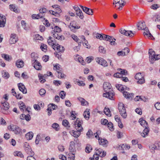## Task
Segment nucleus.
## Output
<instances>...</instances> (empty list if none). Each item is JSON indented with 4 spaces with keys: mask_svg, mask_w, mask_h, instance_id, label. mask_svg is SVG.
<instances>
[{
    "mask_svg": "<svg viewBox=\"0 0 160 160\" xmlns=\"http://www.w3.org/2000/svg\"><path fill=\"white\" fill-rule=\"evenodd\" d=\"M82 121L80 120L78 118L76 121L74 122L73 124L74 127L77 131L72 130L70 132L71 135L75 138H77L80 135L81 132L83 130V128L82 127Z\"/></svg>",
    "mask_w": 160,
    "mask_h": 160,
    "instance_id": "obj_1",
    "label": "nucleus"
},
{
    "mask_svg": "<svg viewBox=\"0 0 160 160\" xmlns=\"http://www.w3.org/2000/svg\"><path fill=\"white\" fill-rule=\"evenodd\" d=\"M103 87L104 91L106 92V93L103 94V97L112 100L114 94L112 92H110L112 90L110 84L108 82H105L103 83Z\"/></svg>",
    "mask_w": 160,
    "mask_h": 160,
    "instance_id": "obj_2",
    "label": "nucleus"
},
{
    "mask_svg": "<svg viewBox=\"0 0 160 160\" xmlns=\"http://www.w3.org/2000/svg\"><path fill=\"white\" fill-rule=\"evenodd\" d=\"M138 29V30L144 29V32L143 33L144 35H146L149 37H153L150 32L148 29L146 27L145 22H144L139 21L137 25Z\"/></svg>",
    "mask_w": 160,
    "mask_h": 160,
    "instance_id": "obj_3",
    "label": "nucleus"
},
{
    "mask_svg": "<svg viewBox=\"0 0 160 160\" xmlns=\"http://www.w3.org/2000/svg\"><path fill=\"white\" fill-rule=\"evenodd\" d=\"M118 109L122 117L125 118L127 117V114L126 112V108L124 104L122 102H120L118 104Z\"/></svg>",
    "mask_w": 160,
    "mask_h": 160,
    "instance_id": "obj_4",
    "label": "nucleus"
},
{
    "mask_svg": "<svg viewBox=\"0 0 160 160\" xmlns=\"http://www.w3.org/2000/svg\"><path fill=\"white\" fill-rule=\"evenodd\" d=\"M8 129L13 132L15 134H21L22 133V129L19 127L12 124L9 126Z\"/></svg>",
    "mask_w": 160,
    "mask_h": 160,
    "instance_id": "obj_5",
    "label": "nucleus"
},
{
    "mask_svg": "<svg viewBox=\"0 0 160 160\" xmlns=\"http://www.w3.org/2000/svg\"><path fill=\"white\" fill-rule=\"evenodd\" d=\"M119 32L122 34L129 37H133L135 32L130 30H126L123 28L120 29Z\"/></svg>",
    "mask_w": 160,
    "mask_h": 160,
    "instance_id": "obj_6",
    "label": "nucleus"
},
{
    "mask_svg": "<svg viewBox=\"0 0 160 160\" xmlns=\"http://www.w3.org/2000/svg\"><path fill=\"white\" fill-rule=\"evenodd\" d=\"M71 30L74 32H76V29L80 28V27L78 25V23L75 21L71 22L68 27Z\"/></svg>",
    "mask_w": 160,
    "mask_h": 160,
    "instance_id": "obj_7",
    "label": "nucleus"
},
{
    "mask_svg": "<svg viewBox=\"0 0 160 160\" xmlns=\"http://www.w3.org/2000/svg\"><path fill=\"white\" fill-rule=\"evenodd\" d=\"M103 40L106 41H109L110 42V44L111 45H116V43L115 42L116 39L112 37H111L109 36L103 34Z\"/></svg>",
    "mask_w": 160,
    "mask_h": 160,
    "instance_id": "obj_8",
    "label": "nucleus"
},
{
    "mask_svg": "<svg viewBox=\"0 0 160 160\" xmlns=\"http://www.w3.org/2000/svg\"><path fill=\"white\" fill-rule=\"evenodd\" d=\"M25 150L26 152L29 155H34V153L32 151L31 147L29 145L28 143L25 142L24 143Z\"/></svg>",
    "mask_w": 160,
    "mask_h": 160,
    "instance_id": "obj_9",
    "label": "nucleus"
},
{
    "mask_svg": "<svg viewBox=\"0 0 160 160\" xmlns=\"http://www.w3.org/2000/svg\"><path fill=\"white\" fill-rule=\"evenodd\" d=\"M149 54L150 61L152 63H153L155 61L156 55L155 52L152 49H150L149 50Z\"/></svg>",
    "mask_w": 160,
    "mask_h": 160,
    "instance_id": "obj_10",
    "label": "nucleus"
},
{
    "mask_svg": "<svg viewBox=\"0 0 160 160\" xmlns=\"http://www.w3.org/2000/svg\"><path fill=\"white\" fill-rule=\"evenodd\" d=\"M32 63L35 68L38 70H41L42 67L41 63L36 59L32 60Z\"/></svg>",
    "mask_w": 160,
    "mask_h": 160,
    "instance_id": "obj_11",
    "label": "nucleus"
},
{
    "mask_svg": "<svg viewBox=\"0 0 160 160\" xmlns=\"http://www.w3.org/2000/svg\"><path fill=\"white\" fill-rule=\"evenodd\" d=\"M96 62L99 64L106 67L108 66L107 62L103 58H97L95 59Z\"/></svg>",
    "mask_w": 160,
    "mask_h": 160,
    "instance_id": "obj_12",
    "label": "nucleus"
},
{
    "mask_svg": "<svg viewBox=\"0 0 160 160\" xmlns=\"http://www.w3.org/2000/svg\"><path fill=\"white\" fill-rule=\"evenodd\" d=\"M18 40L17 36L15 34L12 33L10 35V38L9 39V43L11 44L16 43Z\"/></svg>",
    "mask_w": 160,
    "mask_h": 160,
    "instance_id": "obj_13",
    "label": "nucleus"
},
{
    "mask_svg": "<svg viewBox=\"0 0 160 160\" xmlns=\"http://www.w3.org/2000/svg\"><path fill=\"white\" fill-rule=\"evenodd\" d=\"M96 150L95 153L98 154L101 157H104L106 155V152L103 151V150L101 149L96 148Z\"/></svg>",
    "mask_w": 160,
    "mask_h": 160,
    "instance_id": "obj_14",
    "label": "nucleus"
},
{
    "mask_svg": "<svg viewBox=\"0 0 160 160\" xmlns=\"http://www.w3.org/2000/svg\"><path fill=\"white\" fill-rule=\"evenodd\" d=\"M2 104L3 107L1 108V112L4 114H6L5 112V111L9 109V104L7 102H5Z\"/></svg>",
    "mask_w": 160,
    "mask_h": 160,
    "instance_id": "obj_15",
    "label": "nucleus"
},
{
    "mask_svg": "<svg viewBox=\"0 0 160 160\" xmlns=\"http://www.w3.org/2000/svg\"><path fill=\"white\" fill-rule=\"evenodd\" d=\"M54 50H57L59 52H63L64 51V48L63 46L60 45L58 44L55 45V46L53 47Z\"/></svg>",
    "mask_w": 160,
    "mask_h": 160,
    "instance_id": "obj_16",
    "label": "nucleus"
},
{
    "mask_svg": "<svg viewBox=\"0 0 160 160\" xmlns=\"http://www.w3.org/2000/svg\"><path fill=\"white\" fill-rule=\"evenodd\" d=\"M124 51H120L117 53V55L118 56H124L127 55L129 52V49L128 48H125L124 50Z\"/></svg>",
    "mask_w": 160,
    "mask_h": 160,
    "instance_id": "obj_17",
    "label": "nucleus"
},
{
    "mask_svg": "<svg viewBox=\"0 0 160 160\" xmlns=\"http://www.w3.org/2000/svg\"><path fill=\"white\" fill-rule=\"evenodd\" d=\"M19 90L23 93H26L27 90L24 85L22 83H19L18 85Z\"/></svg>",
    "mask_w": 160,
    "mask_h": 160,
    "instance_id": "obj_18",
    "label": "nucleus"
},
{
    "mask_svg": "<svg viewBox=\"0 0 160 160\" xmlns=\"http://www.w3.org/2000/svg\"><path fill=\"white\" fill-rule=\"evenodd\" d=\"M98 139L100 144L105 147H106L107 146L108 142L106 139L102 138L100 139V138H99Z\"/></svg>",
    "mask_w": 160,
    "mask_h": 160,
    "instance_id": "obj_19",
    "label": "nucleus"
},
{
    "mask_svg": "<svg viewBox=\"0 0 160 160\" xmlns=\"http://www.w3.org/2000/svg\"><path fill=\"white\" fill-rule=\"evenodd\" d=\"M53 37L55 38L60 40H63L65 39V38L63 36H59L58 33L56 32H52Z\"/></svg>",
    "mask_w": 160,
    "mask_h": 160,
    "instance_id": "obj_20",
    "label": "nucleus"
},
{
    "mask_svg": "<svg viewBox=\"0 0 160 160\" xmlns=\"http://www.w3.org/2000/svg\"><path fill=\"white\" fill-rule=\"evenodd\" d=\"M6 20L5 17L0 16V27H4L5 26Z\"/></svg>",
    "mask_w": 160,
    "mask_h": 160,
    "instance_id": "obj_21",
    "label": "nucleus"
},
{
    "mask_svg": "<svg viewBox=\"0 0 160 160\" xmlns=\"http://www.w3.org/2000/svg\"><path fill=\"white\" fill-rule=\"evenodd\" d=\"M69 149L71 152H74L75 150V144L73 141H72L70 142Z\"/></svg>",
    "mask_w": 160,
    "mask_h": 160,
    "instance_id": "obj_22",
    "label": "nucleus"
},
{
    "mask_svg": "<svg viewBox=\"0 0 160 160\" xmlns=\"http://www.w3.org/2000/svg\"><path fill=\"white\" fill-rule=\"evenodd\" d=\"M118 4H119V7L118 8V9L119 10H121L122 9V7L124 6L125 0H118Z\"/></svg>",
    "mask_w": 160,
    "mask_h": 160,
    "instance_id": "obj_23",
    "label": "nucleus"
},
{
    "mask_svg": "<svg viewBox=\"0 0 160 160\" xmlns=\"http://www.w3.org/2000/svg\"><path fill=\"white\" fill-rule=\"evenodd\" d=\"M83 11L88 15H92L93 14L92 10L86 7L83 8Z\"/></svg>",
    "mask_w": 160,
    "mask_h": 160,
    "instance_id": "obj_24",
    "label": "nucleus"
},
{
    "mask_svg": "<svg viewBox=\"0 0 160 160\" xmlns=\"http://www.w3.org/2000/svg\"><path fill=\"white\" fill-rule=\"evenodd\" d=\"M47 76H48L46 74H44V75H42L40 73H39L38 74V77L39 80H40V82L42 83H43L44 82L46 81L45 78Z\"/></svg>",
    "mask_w": 160,
    "mask_h": 160,
    "instance_id": "obj_25",
    "label": "nucleus"
},
{
    "mask_svg": "<svg viewBox=\"0 0 160 160\" xmlns=\"http://www.w3.org/2000/svg\"><path fill=\"white\" fill-rule=\"evenodd\" d=\"M47 42L48 44L49 45L52 46V47L53 48L55 46V45H56V44L55 43L54 41L52 40V38L51 37H49V38L48 39Z\"/></svg>",
    "mask_w": 160,
    "mask_h": 160,
    "instance_id": "obj_26",
    "label": "nucleus"
},
{
    "mask_svg": "<svg viewBox=\"0 0 160 160\" xmlns=\"http://www.w3.org/2000/svg\"><path fill=\"white\" fill-rule=\"evenodd\" d=\"M32 18L33 19H38L39 18H42V19H45V18H43V16L40 14H33L32 16Z\"/></svg>",
    "mask_w": 160,
    "mask_h": 160,
    "instance_id": "obj_27",
    "label": "nucleus"
},
{
    "mask_svg": "<svg viewBox=\"0 0 160 160\" xmlns=\"http://www.w3.org/2000/svg\"><path fill=\"white\" fill-rule=\"evenodd\" d=\"M139 122L140 123V125L143 127H147L148 126V123L145 120L143 119L142 118L139 119Z\"/></svg>",
    "mask_w": 160,
    "mask_h": 160,
    "instance_id": "obj_28",
    "label": "nucleus"
},
{
    "mask_svg": "<svg viewBox=\"0 0 160 160\" xmlns=\"http://www.w3.org/2000/svg\"><path fill=\"white\" fill-rule=\"evenodd\" d=\"M16 65L18 68H21L24 66L23 62L22 60H18L16 62Z\"/></svg>",
    "mask_w": 160,
    "mask_h": 160,
    "instance_id": "obj_29",
    "label": "nucleus"
},
{
    "mask_svg": "<svg viewBox=\"0 0 160 160\" xmlns=\"http://www.w3.org/2000/svg\"><path fill=\"white\" fill-rule=\"evenodd\" d=\"M78 99L81 102V105L83 106H85L88 104V102L81 97H79L78 98Z\"/></svg>",
    "mask_w": 160,
    "mask_h": 160,
    "instance_id": "obj_30",
    "label": "nucleus"
},
{
    "mask_svg": "<svg viewBox=\"0 0 160 160\" xmlns=\"http://www.w3.org/2000/svg\"><path fill=\"white\" fill-rule=\"evenodd\" d=\"M123 96L126 98L130 99L132 98V93H129L127 92L124 91L123 92Z\"/></svg>",
    "mask_w": 160,
    "mask_h": 160,
    "instance_id": "obj_31",
    "label": "nucleus"
},
{
    "mask_svg": "<svg viewBox=\"0 0 160 160\" xmlns=\"http://www.w3.org/2000/svg\"><path fill=\"white\" fill-rule=\"evenodd\" d=\"M90 114V113L88 110L86 109V110L84 112L83 115L86 120H88L89 119Z\"/></svg>",
    "mask_w": 160,
    "mask_h": 160,
    "instance_id": "obj_32",
    "label": "nucleus"
},
{
    "mask_svg": "<svg viewBox=\"0 0 160 160\" xmlns=\"http://www.w3.org/2000/svg\"><path fill=\"white\" fill-rule=\"evenodd\" d=\"M33 135V133L32 132H29L26 134L25 137L27 140H30L32 138Z\"/></svg>",
    "mask_w": 160,
    "mask_h": 160,
    "instance_id": "obj_33",
    "label": "nucleus"
},
{
    "mask_svg": "<svg viewBox=\"0 0 160 160\" xmlns=\"http://www.w3.org/2000/svg\"><path fill=\"white\" fill-rule=\"evenodd\" d=\"M18 104L19 108L21 110L23 111L24 109L26 108V106L21 101L19 102Z\"/></svg>",
    "mask_w": 160,
    "mask_h": 160,
    "instance_id": "obj_34",
    "label": "nucleus"
},
{
    "mask_svg": "<svg viewBox=\"0 0 160 160\" xmlns=\"http://www.w3.org/2000/svg\"><path fill=\"white\" fill-rule=\"evenodd\" d=\"M13 154L15 156H18L22 158L24 157L22 153L20 151H16L13 152Z\"/></svg>",
    "mask_w": 160,
    "mask_h": 160,
    "instance_id": "obj_35",
    "label": "nucleus"
},
{
    "mask_svg": "<svg viewBox=\"0 0 160 160\" xmlns=\"http://www.w3.org/2000/svg\"><path fill=\"white\" fill-rule=\"evenodd\" d=\"M53 69L54 70L56 71V73H57L58 71L60 72L61 71L62 68H60V65H59L58 64H57L55 66H54Z\"/></svg>",
    "mask_w": 160,
    "mask_h": 160,
    "instance_id": "obj_36",
    "label": "nucleus"
},
{
    "mask_svg": "<svg viewBox=\"0 0 160 160\" xmlns=\"http://www.w3.org/2000/svg\"><path fill=\"white\" fill-rule=\"evenodd\" d=\"M149 132V129L146 127V128L144 129L142 133V136L143 137H145V136L148 135Z\"/></svg>",
    "mask_w": 160,
    "mask_h": 160,
    "instance_id": "obj_37",
    "label": "nucleus"
},
{
    "mask_svg": "<svg viewBox=\"0 0 160 160\" xmlns=\"http://www.w3.org/2000/svg\"><path fill=\"white\" fill-rule=\"evenodd\" d=\"M104 112L107 116L109 117L111 116V113L109 108H105L104 110Z\"/></svg>",
    "mask_w": 160,
    "mask_h": 160,
    "instance_id": "obj_38",
    "label": "nucleus"
},
{
    "mask_svg": "<svg viewBox=\"0 0 160 160\" xmlns=\"http://www.w3.org/2000/svg\"><path fill=\"white\" fill-rule=\"evenodd\" d=\"M116 87L120 91H124V88L123 86L122 85L118 84L116 85Z\"/></svg>",
    "mask_w": 160,
    "mask_h": 160,
    "instance_id": "obj_39",
    "label": "nucleus"
},
{
    "mask_svg": "<svg viewBox=\"0 0 160 160\" xmlns=\"http://www.w3.org/2000/svg\"><path fill=\"white\" fill-rule=\"evenodd\" d=\"M152 153H154L155 152L154 150L157 149V146L154 144H152L149 147Z\"/></svg>",
    "mask_w": 160,
    "mask_h": 160,
    "instance_id": "obj_40",
    "label": "nucleus"
},
{
    "mask_svg": "<svg viewBox=\"0 0 160 160\" xmlns=\"http://www.w3.org/2000/svg\"><path fill=\"white\" fill-rule=\"evenodd\" d=\"M47 46L46 44L43 43H41L40 48L43 52H46L47 51Z\"/></svg>",
    "mask_w": 160,
    "mask_h": 160,
    "instance_id": "obj_41",
    "label": "nucleus"
},
{
    "mask_svg": "<svg viewBox=\"0 0 160 160\" xmlns=\"http://www.w3.org/2000/svg\"><path fill=\"white\" fill-rule=\"evenodd\" d=\"M76 15L79 17V18L81 19H83L84 18V16L83 13L81 10H80L78 12H76Z\"/></svg>",
    "mask_w": 160,
    "mask_h": 160,
    "instance_id": "obj_42",
    "label": "nucleus"
},
{
    "mask_svg": "<svg viewBox=\"0 0 160 160\" xmlns=\"http://www.w3.org/2000/svg\"><path fill=\"white\" fill-rule=\"evenodd\" d=\"M52 127L56 131H58L59 130V125L56 123H53L52 125Z\"/></svg>",
    "mask_w": 160,
    "mask_h": 160,
    "instance_id": "obj_43",
    "label": "nucleus"
},
{
    "mask_svg": "<svg viewBox=\"0 0 160 160\" xmlns=\"http://www.w3.org/2000/svg\"><path fill=\"white\" fill-rule=\"evenodd\" d=\"M92 146L90 145H88L86 148L85 151L86 152L89 153L92 150Z\"/></svg>",
    "mask_w": 160,
    "mask_h": 160,
    "instance_id": "obj_44",
    "label": "nucleus"
},
{
    "mask_svg": "<svg viewBox=\"0 0 160 160\" xmlns=\"http://www.w3.org/2000/svg\"><path fill=\"white\" fill-rule=\"evenodd\" d=\"M2 57L7 61L10 60V57L9 55L5 54H2L1 55Z\"/></svg>",
    "mask_w": 160,
    "mask_h": 160,
    "instance_id": "obj_45",
    "label": "nucleus"
},
{
    "mask_svg": "<svg viewBox=\"0 0 160 160\" xmlns=\"http://www.w3.org/2000/svg\"><path fill=\"white\" fill-rule=\"evenodd\" d=\"M56 75L58 76V78H59V74H61L60 77L61 78H64L66 75L63 73H62L61 71H58L57 73H55Z\"/></svg>",
    "mask_w": 160,
    "mask_h": 160,
    "instance_id": "obj_46",
    "label": "nucleus"
},
{
    "mask_svg": "<svg viewBox=\"0 0 160 160\" xmlns=\"http://www.w3.org/2000/svg\"><path fill=\"white\" fill-rule=\"evenodd\" d=\"M139 79H138V81H137V83L140 84H142L145 82V80L143 76H142V78H139Z\"/></svg>",
    "mask_w": 160,
    "mask_h": 160,
    "instance_id": "obj_47",
    "label": "nucleus"
},
{
    "mask_svg": "<svg viewBox=\"0 0 160 160\" xmlns=\"http://www.w3.org/2000/svg\"><path fill=\"white\" fill-rule=\"evenodd\" d=\"M119 71H120L119 72L121 73L122 76V75H125L127 74V72L126 70L120 68L119 69Z\"/></svg>",
    "mask_w": 160,
    "mask_h": 160,
    "instance_id": "obj_48",
    "label": "nucleus"
},
{
    "mask_svg": "<svg viewBox=\"0 0 160 160\" xmlns=\"http://www.w3.org/2000/svg\"><path fill=\"white\" fill-rule=\"evenodd\" d=\"M76 82L80 86H84L85 85V83L82 81H80L78 79H76Z\"/></svg>",
    "mask_w": 160,
    "mask_h": 160,
    "instance_id": "obj_49",
    "label": "nucleus"
},
{
    "mask_svg": "<svg viewBox=\"0 0 160 160\" xmlns=\"http://www.w3.org/2000/svg\"><path fill=\"white\" fill-rule=\"evenodd\" d=\"M66 95V93L63 91H61L59 93V95L62 99H63L65 98Z\"/></svg>",
    "mask_w": 160,
    "mask_h": 160,
    "instance_id": "obj_50",
    "label": "nucleus"
},
{
    "mask_svg": "<svg viewBox=\"0 0 160 160\" xmlns=\"http://www.w3.org/2000/svg\"><path fill=\"white\" fill-rule=\"evenodd\" d=\"M10 8L11 10H12L14 12H18V10L16 8L15 6L13 5H10Z\"/></svg>",
    "mask_w": 160,
    "mask_h": 160,
    "instance_id": "obj_51",
    "label": "nucleus"
},
{
    "mask_svg": "<svg viewBox=\"0 0 160 160\" xmlns=\"http://www.w3.org/2000/svg\"><path fill=\"white\" fill-rule=\"evenodd\" d=\"M86 135L88 138H90L93 136V133L91 130H89L87 132Z\"/></svg>",
    "mask_w": 160,
    "mask_h": 160,
    "instance_id": "obj_52",
    "label": "nucleus"
},
{
    "mask_svg": "<svg viewBox=\"0 0 160 160\" xmlns=\"http://www.w3.org/2000/svg\"><path fill=\"white\" fill-rule=\"evenodd\" d=\"M53 32H59L61 31V29L57 26L55 27L54 28Z\"/></svg>",
    "mask_w": 160,
    "mask_h": 160,
    "instance_id": "obj_53",
    "label": "nucleus"
},
{
    "mask_svg": "<svg viewBox=\"0 0 160 160\" xmlns=\"http://www.w3.org/2000/svg\"><path fill=\"white\" fill-rule=\"evenodd\" d=\"M159 7V5L158 4H154L151 6L150 8L153 10L157 9Z\"/></svg>",
    "mask_w": 160,
    "mask_h": 160,
    "instance_id": "obj_54",
    "label": "nucleus"
},
{
    "mask_svg": "<svg viewBox=\"0 0 160 160\" xmlns=\"http://www.w3.org/2000/svg\"><path fill=\"white\" fill-rule=\"evenodd\" d=\"M82 38H83V39L84 42H83V41H82L83 45H84V44L86 46H87V48H89L90 46H89V44H88V42L87 41L85 40V37L84 36H82Z\"/></svg>",
    "mask_w": 160,
    "mask_h": 160,
    "instance_id": "obj_55",
    "label": "nucleus"
},
{
    "mask_svg": "<svg viewBox=\"0 0 160 160\" xmlns=\"http://www.w3.org/2000/svg\"><path fill=\"white\" fill-rule=\"evenodd\" d=\"M103 34L102 35L100 34L97 33L96 35V37L100 39V40H103Z\"/></svg>",
    "mask_w": 160,
    "mask_h": 160,
    "instance_id": "obj_56",
    "label": "nucleus"
},
{
    "mask_svg": "<svg viewBox=\"0 0 160 160\" xmlns=\"http://www.w3.org/2000/svg\"><path fill=\"white\" fill-rule=\"evenodd\" d=\"M142 75H141V73L140 72L136 74L135 76V79L138 80L140 78L142 77Z\"/></svg>",
    "mask_w": 160,
    "mask_h": 160,
    "instance_id": "obj_57",
    "label": "nucleus"
},
{
    "mask_svg": "<svg viewBox=\"0 0 160 160\" xmlns=\"http://www.w3.org/2000/svg\"><path fill=\"white\" fill-rule=\"evenodd\" d=\"M107 125L108 126V127L110 128L109 129L111 131H112L113 130V124L112 122H108Z\"/></svg>",
    "mask_w": 160,
    "mask_h": 160,
    "instance_id": "obj_58",
    "label": "nucleus"
},
{
    "mask_svg": "<svg viewBox=\"0 0 160 160\" xmlns=\"http://www.w3.org/2000/svg\"><path fill=\"white\" fill-rule=\"evenodd\" d=\"M69 124L68 121L66 119L63 120L62 122V124L65 127L67 126Z\"/></svg>",
    "mask_w": 160,
    "mask_h": 160,
    "instance_id": "obj_59",
    "label": "nucleus"
},
{
    "mask_svg": "<svg viewBox=\"0 0 160 160\" xmlns=\"http://www.w3.org/2000/svg\"><path fill=\"white\" fill-rule=\"evenodd\" d=\"M71 37L72 39L76 42H78L79 39L74 34H73L71 35Z\"/></svg>",
    "mask_w": 160,
    "mask_h": 160,
    "instance_id": "obj_60",
    "label": "nucleus"
},
{
    "mask_svg": "<svg viewBox=\"0 0 160 160\" xmlns=\"http://www.w3.org/2000/svg\"><path fill=\"white\" fill-rule=\"evenodd\" d=\"M99 155L95 153L94 154L93 158L91 159V160H98L99 159Z\"/></svg>",
    "mask_w": 160,
    "mask_h": 160,
    "instance_id": "obj_61",
    "label": "nucleus"
},
{
    "mask_svg": "<svg viewBox=\"0 0 160 160\" xmlns=\"http://www.w3.org/2000/svg\"><path fill=\"white\" fill-rule=\"evenodd\" d=\"M21 23L22 27H23L24 29L26 30L27 29V28L26 27V23L23 20H22L21 21Z\"/></svg>",
    "mask_w": 160,
    "mask_h": 160,
    "instance_id": "obj_62",
    "label": "nucleus"
},
{
    "mask_svg": "<svg viewBox=\"0 0 160 160\" xmlns=\"http://www.w3.org/2000/svg\"><path fill=\"white\" fill-rule=\"evenodd\" d=\"M108 122V121L106 119H102L101 120V123L103 125H106Z\"/></svg>",
    "mask_w": 160,
    "mask_h": 160,
    "instance_id": "obj_63",
    "label": "nucleus"
},
{
    "mask_svg": "<svg viewBox=\"0 0 160 160\" xmlns=\"http://www.w3.org/2000/svg\"><path fill=\"white\" fill-rule=\"evenodd\" d=\"M155 107L157 110H160V103L157 102L155 104Z\"/></svg>",
    "mask_w": 160,
    "mask_h": 160,
    "instance_id": "obj_64",
    "label": "nucleus"
}]
</instances>
